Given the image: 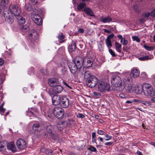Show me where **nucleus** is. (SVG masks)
Returning a JSON list of instances; mask_svg holds the SVG:
<instances>
[{"mask_svg":"<svg viewBox=\"0 0 155 155\" xmlns=\"http://www.w3.org/2000/svg\"><path fill=\"white\" fill-rule=\"evenodd\" d=\"M77 117L78 118H84V116L83 114L80 113L78 114Z\"/></svg>","mask_w":155,"mask_h":155,"instance_id":"obj_52","label":"nucleus"},{"mask_svg":"<svg viewBox=\"0 0 155 155\" xmlns=\"http://www.w3.org/2000/svg\"><path fill=\"white\" fill-rule=\"evenodd\" d=\"M132 38L133 41H136L138 42H139L140 41V39L137 36H132Z\"/></svg>","mask_w":155,"mask_h":155,"instance_id":"obj_41","label":"nucleus"},{"mask_svg":"<svg viewBox=\"0 0 155 155\" xmlns=\"http://www.w3.org/2000/svg\"><path fill=\"white\" fill-rule=\"evenodd\" d=\"M16 145L20 150H23L26 147V143L25 140L21 138L18 139L16 142Z\"/></svg>","mask_w":155,"mask_h":155,"instance_id":"obj_9","label":"nucleus"},{"mask_svg":"<svg viewBox=\"0 0 155 155\" xmlns=\"http://www.w3.org/2000/svg\"><path fill=\"white\" fill-rule=\"evenodd\" d=\"M31 1L34 5H37L39 3L38 0H31Z\"/></svg>","mask_w":155,"mask_h":155,"instance_id":"obj_48","label":"nucleus"},{"mask_svg":"<svg viewBox=\"0 0 155 155\" xmlns=\"http://www.w3.org/2000/svg\"><path fill=\"white\" fill-rule=\"evenodd\" d=\"M119 97L121 98H126L127 96L123 94H119Z\"/></svg>","mask_w":155,"mask_h":155,"instance_id":"obj_55","label":"nucleus"},{"mask_svg":"<svg viewBox=\"0 0 155 155\" xmlns=\"http://www.w3.org/2000/svg\"><path fill=\"white\" fill-rule=\"evenodd\" d=\"M4 16L5 20L9 24L12 23L14 21V17L13 15L8 12L5 11L4 13Z\"/></svg>","mask_w":155,"mask_h":155,"instance_id":"obj_8","label":"nucleus"},{"mask_svg":"<svg viewBox=\"0 0 155 155\" xmlns=\"http://www.w3.org/2000/svg\"><path fill=\"white\" fill-rule=\"evenodd\" d=\"M58 80L55 78H52L49 79L48 80V83L51 87H53L55 85L58 84Z\"/></svg>","mask_w":155,"mask_h":155,"instance_id":"obj_20","label":"nucleus"},{"mask_svg":"<svg viewBox=\"0 0 155 155\" xmlns=\"http://www.w3.org/2000/svg\"><path fill=\"white\" fill-rule=\"evenodd\" d=\"M5 146L2 145V143H0V151L4 150L5 149Z\"/></svg>","mask_w":155,"mask_h":155,"instance_id":"obj_51","label":"nucleus"},{"mask_svg":"<svg viewBox=\"0 0 155 155\" xmlns=\"http://www.w3.org/2000/svg\"><path fill=\"white\" fill-rule=\"evenodd\" d=\"M150 15V13H144L142 15V16L144 17L147 18Z\"/></svg>","mask_w":155,"mask_h":155,"instance_id":"obj_45","label":"nucleus"},{"mask_svg":"<svg viewBox=\"0 0 155 155\" xmlns=\"http://www.w3.org/2000/svg\"><path fill=\"white\" fill-rule=\"evenodd\" d=\"M98 82L97 78L96 77L93 75L86 79V84L88 86L92 88L96 86Z\"/></svg>","mask_w":155,"mask_h":155,"instance_id":"obj_5","label":"nucleus"},{"mask_svg":"<svg viewBox=\"0 0 155 155\" xmlns=\"http://www.w3.org/2000/svg\"><path fill=\"white\" fill-rule=\"evenodd\" d=\"M109 51L112 56L115 57L116 56V54L111 49H109Z\"/></svg>","mask_w":155,"mask_h":155,"instance_id":"obj_46","label":"nucleus"},{"mask_svg":"<svg viewBox=\"0 0 155 155\" xmlns=\"http://www.w3.org/2000/svg\"><path fill=\"white\" fill-rule=\"evenodd\" d=\"M104 135H105V137L106 138L105 139V140L106 141H108L109 140H111L112 139V137L111 136L108 135L106 134H105Z\"/></svg>","mask_w":155,"mask_h":155,"instance_id":"obj_49","label":"nucleus"},{"mask_svg":"<svg viewBox=\"0 0 155 155\" xmlns=\"http://www.w3.org/2000/svg\"><path fill=\"white\" fill-rule=\"evenodd\" d=\"M10 0H2L1 2V5L2 7H5L8 4Z\"/></svg>","mask_w":155,"mask_h":155,"instance_id":"obj_31","label":"nucleus"},{"mask_svg":"<svg viewBox=\"0 0 155 155\" xmlns=\"http://www.w3.org/2000/svg\"><path fill=\"white\" fill-rule=\"evenodd\" d=\"M98 90L101 92H105L110 90V84L106 82L100 81L97 83Z\"/></svg>","mask_w":155,"mask_h":155,"instance_id":"obj_4","label":"nucleus"},{"mask_svg":"<svg viewBox=\"0 0 155 155\" xmlns=\"http://www.w3.org/2000/svg\"><path fill=\"white\" fill-rule=\"evenodd\" d=\"M63 84L65 85V86L71 89V88L70 87V85H69L68 83L67 82H66L64 81H63Z\"/></svg>","mask_w":155,"mask_h":155,"instance_id":"obj_53","label":"nucleus"},{"mask_svg":"<svg viewBox=\"0 0 155 155\" xmlns=\"http://www.w3.org/2000/svg\"><path fill=\"white\" fill-rule=\"evenodd\" d=\"M98 48L99 49V51H101L103 50V49L102 48V46L101 44H99L98 45Z\"/></svg>","mask_w":155,"mask_h":155,"instance_id":"obj_62","label":"nucleus"},{"mask_svg":"<svg viewBox=\"0 0 155 155\" xmlns=\"http://www.w3.org/2000/svg\"><path fill=\"white\" fill-rule=\"evenodd\" d=\"M92 142L97 144L96 134L95 132H93L92 133Z\"/></svg>","mask_w":155,"mask_h":155,"instance_id":"obj_33","label":"nucleus"},{"mask_svg":"<svg viewBox=\"0 0 155 155\" xmlns=\"http://www.w3.org/2000/svg\"><path fill=\"white\" fill-rule=\"evenodd\" d=\"M100 20L101 22L104 23H109L112 22V18L109 16L107 17L101 16L100 17Z\"/></svg>","mask_w":155,"mask_h":155,"instance_id":"obj_18","label":"nucleus"},{"mask_svg":"<svg viewBox=\"0 0 155 155\" xmlns=\"http://www.w3.org/2000/svg\"><path fill=\"white\" fill-rule=\"evenodd\" d=\"M114 34L109 35L107 37L106 39H108L110 40V39L113 38L114 37Z\"/></svg>","mask_w":155,"mask_h":155,"instance_id":"obj_60","label":"nucleus"},{"mask_svg":"<svg viewBox=\"0 0 155 155\" xmlns=\"http://www.w3.org/2000/svg\"><path fill=\"white\" fill-rule=\"evenodd\" d=\"M49 135L54 140H56L58 137L57 134H53L52 133V132L51 133V134H49Z\"/></svg>","mask_w":155,"mask_h":155,"instance_id":"obj_38","label":"nucleus"},{"mask_svg":"<svg viewBox=\"0 0 155 155\" xmlns=\"http://www.w3.org/2000/svg\"><path fill=\"white\" fill-rule=\"evenodd\" d=\"M64 38V36L63 35H59L58 36V38L59 39V42L60 43H62L64 42V40H63Z\"/></svg>","mask_w":155,"mask_h":155,"instance_id":"obj_36","label":"nucleus"},{"mask_svg":"<svg viewBox=\"0 0 155 155\" xmlns=\"http://www.w3.org/2000/svg\"><path fill=\"white\" fill-rule=\"evenodd\" d=\"M29 29V27L27 25H25L20 26V30L24 32H26L28 31Z\"/></svg>","mask_w":155,"mask_h":155,"instance_id":"obj_26","label":"nucleus"},{"mask_svg":"<svg viewBox=\"0 0 155 155\" xmlns=\"http://www.w3.org/2000/svg\"><path fill=\"white\" fill-rule=\"evenodd\" d=\"M138 6L136 5H135L133 6L134 10L137 13H138L139 11L137 10Z\"/></svg>","mask_w":155,"mask_h":155,"instance_id":"obj_54","label":"nucleus"},{"mask_svg":"<svg viewBox=\"0 0 155 155\" xmlns=\"http://www.w3.org/2000/svg\"><path fill=\"white\" fill-rule=\"evenodd\" d=\"M104 31L105 32L107 33H111V31L109 30H108L106 29H104Z\"/></svg>","mask_w":155,"mask_h":155,"instance_id":"obj_63","label":"nucleus"},{"mask_svg":"<svg viewBox=\"0 0 155 155\" xmlns=\"http://www.w3.org/2000/svg\"><path fill=\"white\" fill-rule=\"evenodd\" d=\"M28 37L31 41H35L38 38V34L36 30H31L30 32Z\"/></svg>","mask_w":155,"mask_h":155,"instance_id":"obj_13","label":"nucleus"},{"mask_svg":"<svg viewBox=\"0 0 155 155\" xmlns=\"http://www.w3.org/2000/svg\"><path fill=\"white\" fill-rule=\"evenodd\" d=\"M7 148L9 150L13 152H15L16 151V148L13 142H11L8 143Z\"/></svg>","mask_w":155,"mask_h":155,"instance_id":"obj_21","label":"nucleus"},{"mask_svg":"<svg viewBox=\"0 0 155 155\" xmlns=\"http://www.w3.org/2000/svg\"><path fill=\"white\" fill-rule=\"evenodd\" d=\"M40 72L42 74V75L45 74L46 73V70L45 69H41L40 70Z\"/></svg>","mask_w":155,"mask_h":155,"instance_id":"obj_57","label":"nucleus"},{"mask_svg":"<svg viewBox=\"0 0 155 155\" xmlns=\"http://www.w3.org/2000/svg\"><path fill=\"white\" fill-rule=\"evenodd\" d=\"M41 151L42 152L45 151V153L49 155H52L53 153V152L51 149H41Z\"/></svg>","mask_w":155,"mask_h":155,"instance_id":"obj_29","label":"nucleus"},{"mask_svg":"<svg viewBox=\"0 0 155 155\" xmlns=\"http://www.w3.org/2000/svg\"><path fill=\"white\" fill-rule=\"evenodd\" d=\"M86 4L84 3H80L77 6V9L78 10H80L85 7Z\"/></svg>","mask_w":155,"mask_h":155,"instance_id":"obj_34","label":"nucleus"},{"mask_svg":"<svg viewBox=\"0 0 155 155\" xmlns=\"http://www.w3.org/2000/svg\"><path fill=\"white\" fill-rule=\"evenodd\" d=\"M144 48L148 51H150L151 50L153 49V47H152L148 46L146 45H144Z\"/></svg>","mask_w":155,"mask_h":155,"instance_id":"obj_42","label":"nucleus"},{"mask_svg":"<svg viewBox=\"0 0 155 155\" xmlns=\"http://www.w3.org/2000/svg\"><path fill=\"white\" fill-rule=\"evenodd\" d=\"M84 72L83 68H82L77 69V71L74 74H79L80 76H81L83 75L84 74Z\"/></svg>","mask_w":155,"mask_h":155,"instance_id":"obj_27","label":"nucleus"},{"mask_svg":"<svg viewBox=\"0 0 155 155\" xmlns=\"http://www.w3.org/2000/svg\"><path fill=\"white\" fill-rule=\"evenodd\" d=\"M63 88L62 86L57 84L53 86L52 90L55 93H61L63 90Z\"/></svg>","mask_w":155,"mask_h":155,"instance_id":"obj_16","label":"nucleus"},{"mask_svg":"<svg viewBox=\"0 0 155 155\" xmlns=\"http://www.w3.org/2000/svg\"><path fill=\"white\" fill-rule=\"evenodd\" d=\"M111 82L112 84L116 87L117 90L118 91L123 85L121 78L117 75H113L112 76Z\"/></svg>","mask_w":155,"mask_h":155,"instance_id":"obj_3","label":"nucleus"},{"mask_svg":"<svg viewBox=\"0 0 155 155\" xmlns=\"http://www.w3.org/2000/svg\"><path fill=\"white\" fill-rule=\"evenodd\" d=\"M33 129L35 131H39L40 130V125L38 123L34 124L32 126Z\"/></svg>","mask_w":155,"mask_h":155,"instance_id":"obj_25","label":"nucleus"},{"mask_svg":"<svg viewBox=\"0 0 155 155\" xmlns=\"http://www.w3.org/2000/svg\"><path fill=\"white\" fill-rule=\"evenodd\" d=\"M150 15L152 17H155V9L152 11L150 13Z\"/></svg>","mask_w":155,"mask_h":155,"instance_id":"obj_61","label":"nucleus"},{"mask_svg":"<svg viewBox=\"0 0 155 155\" xmlns=\"http://www.w3.org/2000/svg\"><path fill=\"white\" fill-rule=\"evenodd\" d=\"M83 65L86 68L91 67L93 63V60L91 58H84L82 59Z\"/></svg>","mask_w":155,"mask_h":155,"instance_id":"obj_11","label":"nucleus"},{"mask_svg":"<svg viewBox=\"0 0 155 155\" xmlns=\"http://www.w3.org/2000/svg\"><path fill=\"white\" fill-rule=\"evenodd\" d=\"M25 9L28 11H30L31 10V6L30 5H27L25 6Z\"/></svg>","mask_w":155,"mask_h":155,"instance_id":"obj_44","label":"nucleus"},{"mask_svg":"<svg viewBox=\"0 0 155 155\" xmlns=\"http://www.w3.org/2000/svg\"><path fill=\"white\" fill-rule=\"evenodd\" d=\"M140 74V72L136 69H133L130 74V77L131 78H135L138 77Z\"/></svg>","mask_w":155,"mask_h":155,"instance_id":"obj_17","label":"nucleus"},{"mask_svg":"<svg viewBox=\"0 0 155 155\" xmlns=\"http://www.w3.org/2000/svg\"><path fill=\"white\" fill-rule=\"evenodd\" d=\"M62 96V95H54L52 98L53 104L55 105L60 104Z\"/></svg>","mask_w":155,"mask_h":155,"instance_id":"obj_15","label":"nucleus"},{"mask_svg":"<svg viewBox=\"0 0 155 155\" xmlns=\"http://www.w3.org/2000/svg\"><path fill=\"white\" fill-rule=\"evenodd\" d=\"M87 149L92 152H96L97 151L96 149L92 146H91L89 147H88Z\"/></svg>","mask_w":155,"mask_h":155,"instance_id":"obj_39","label":"nucleus"},{"mask_svg":"<svg viewBox=\"0 0 155 155\" xmlns=\"http://www.w3.org/2000/svg\"><path fill=\"white\" fill-rule=\"evenodd\" d=\"M149 59V57L148 56H146L144 57H140L139 59L140 61H145Z\"/></svg>","mask_w":155,"mask_h":155,"instance_id":"obj_43","label":"nucleus"},{"mask_svg":"<svg viewBox=\"0 0 155 155\" xmlns=\"http://www.w3.org/2000/svg\"><path fill=\"white\" fill-rule=\"evenodd\" d=\"M5 109L2 107V105H0V113L2 114L5 111Z\"/></svg>","mask_w":155,"mask_h":155,"instance_id":"obj_50","label":"nucleus"},{"mask_svg":"<svg viewBox=\"0 0 155 155\" xmlns=\"http://www.w3.org/2000/svg\"><path fill=\"white\" fill-rule=\"evenodd\" d=\"M32 18L33 20L37 25H41L42 23V20L40 16L38 14L34 13L32 15Z\"/></svg>","mask_w":155,"mask_h":155,"instance_id":"obj_10","label":"nucleus"},{"mask_svg":"<svg viewBox=\"0 0 155 155\" xmlns=\"http://www.w3.org/2000/svg\"><path fill=\"white\" fill-rule=\"evenodd\" d=\"M115 43L116 51L118 52H121L122 49L121 45L117 42H115Z\"/></svg>","mask_w":155,"mask_h":155,"instance_id":"obj_28","label":"nucleus"},{"mask_svg":"<svg viewBox=\"0 0 155 155\" xmlns=\"http://www.w3.org/2000/svg\"><path fill=\"white\" fill-rule=\"evenodd\" d=\"M97 133L100 135H105V132L101 130H97Z\"/></svg>","mask_w":155,"mask_h":155,"instance_id":"obj_47","label":"nucleus"},{"mask_svg":"<svg viewBox=\"0 0 155 155\" xmlns=\"http://www.w3.org/2000/svg\"><path fill=\"white\" fill-rule=\"evenodd\" d=\"M31 109L33 112L34 111L36 113H38V110L36 108L32 107L31 108Z\"/></svg>","mask_w":155,"mask_h":155,"instance_id":"obj_58","label":"nucleus"},{"mask_svg":"<svg viewBox=\"0 0 155 155\" xmlns=\"http://www.w3.org/2000/svg\"><path fill=\"white\" fill-rule=\"evenodd\" d=\"M15 17L16 18L17 21L19 24H24L25 22V18L20 15H19L17 16H15Z\"/></svg>","mask_w":155,"mask_h":155,"instance_id":"obj_23","label":"nucleus"},{"mask_svg":"<svg viewBox=\"0 0 155 155\" xmlns=\"http://www.w3.org/2000/svg\"><path fill=\"white\" fill-rule=\"evenodd\" d=\"M123 42V43H122V44L123 45H125L127 44L128 43V41L127 40H125V39L124 38Z\"/></svg>","mask_w":155,"mask_h":155,"instance_id":"obj_59","label":"nucleus"},{"mask_svg":"<svg viewBox=\"0 0 155 155\" xmlns=\"http://www.w3.org/2000/svg\"><path fill=\"white\" fill-rule=\"evenodd\" d=\"M60 105L63 108H67L69 105V99L66 96L62 95Z\"/></svg>","mask_w":155,"mask_h":155,"instance_id":"obj_12","label":"nucleus"},{"mask_svg":"<svg viewBox=\"0 0 155 155\" xmlns=\"http://www.w3.org/2000/svg\"><path fill=\"white\" fill-rule=\"evenodd\" d=\"M92 75L91 74V73L89 71H85L84 73V78H85L87 79L89 77Z\"/></svg>","mask_w":155,"mask_h":155,"instance_id":"obj_35","label":"nucleus"},{"mask_svg":"<svg viewBox=\"0 0 155 155\" xmlns=\"http://www.w3.org/2000/svg\"><path fill=\"white\" fill-rule=\"evenodd\" d=\"M84 29L82 28H80L78 30V32L81 33H83L84 32Z\"/></svg>","mask_w":155,"mask_h":155,"instance_id":"obj_64","label":"nucleus"},{"mask_svg":"<svg viewBox=\"0 0 155 155\" xmlns=\"http://www.w3.org/2000/svg\"><path fill=\"white\" fill-rule=\"evenodd\" d=\"M143 91V86L142 87H137L135 90V92L137 94H140Z\"/></svg>","mask_w":155,"mask_h":155,"instance_id":"obj_30","label":"nucleus"},{"mask_svg":"<svg viewBox=\"0 0 155 155\" xmlns=\"http://www.w3.org/2000/svg\"><path fill=\"white\" fill-rule=\"evenodd\" d=\"M83 65L82 58H76L73 62L70 63L68 67L71 73L74 74L77 71V69L82 68Z\"/></svg>","mask_w":155,"mask_h":155,"instance_id":"obj_1","label":"nucleus"},{"mask_svg":"<svg viewBox=\"0 0 155 155\" xmlns=\"http://www.w3.org/2000/svg\"><path fill=\"white\" fill-rule=\"evenodd\" d=\"M133 102H140L144 104L143 103V101L141 100L134 99L133 100Z\"/></svg>","mask_w":155,"mask_h":155,"instance_id":"obj_56","label":"nucleus"},{"mask_svg":"<svg viewBox=\"0 0 155 155\" xmlns=\"http://www.w3.org/2000/svg\"><path fill=\"white\" fill-rule=\"evenodd\" d=\"M54 129V127L52 125H50L48 126L46 128V132L45 134L46 135L48 134H51V133L53 131Z\"/></svg>","mask_w":155,"mask_h":155,"instance_id":"obj_22","label":"nucleus"},{"mask_svg":"<svg viewBox=\"0 0 155 155\" xmlns=\"http://www.w3.org/2000/svg\"><path fill=\"white\" fill-rule=\"evenodd\" d=\"M59 124H57V125L56 126V127L57 128V129L60 131H61L63 129V128L62 127H60V124H61V125L62 124V123L61 121H59L58 122Z\"/></svg>","mask_w":155,"mask_h":155,"instance_id":"obj_40","label":"nucleus"},{"mask_svg":"<svg viewBox=\"0 0 155 155\" xmlns=\"http://www.w3.org/2000/svg\"><path fill=\"white\" fill-rule=\"evenodd\" d=\"M9 9L13 15L14 14L15 17L20 15L21 13L20 10L18 8V5L12 4L9 6Z\"/></svg>","mask_w":155,"mask_h":155,"instance_id":"obj_7","label":"nucleus"},{"mask_svg":"<svg viewBox=\"0 0 155 155\" xmlns=\"http://www.w3.org/2000/svg\"><path fill=\"white\" fill-rule=\"evenodd\" d=\"M143 90L145 96H152L155 94V92L153 87L149 84L146 83L143 85Z\"/></svg>","mask_w":155,"mask_h":155,"instance_id":"obj_2","label":"nucleus"},{"mask_svg":"<svg viewBox=\"0 0 155 155\" xmlns=\"http://www.w3.org/2000/svg\"><path fill=\"white\" fill-rule=\"evenodd\" d=\"M53 112L54 115L58 119H61L63 117L64 111L60 107H55L53 109Z\"/></svg>","mask_w":155,"mask_h":155,"instance_id":"obj_6","label":"nucleus"},{"mask_svg":"<svg viewBox=\"0 0 155 155\" xmlns=\"http://www.w3.org/2000/svg\"><path fill=\"white\" fill-rule=\"evenodd\" d=\"M132 87V85L131 84L128 83V81L124 82L121 87L119 89V91H122L125 89L127 91L129 92L131 90Z\"/></svg>","mask_w":155,"mask_h":155,"instance_id":"obj_14","label":"nucleus"},{"mask_svg":"<svg viewBox=\"0 0 155 155\" xmlns=\"http://www.w3.org/2000/svg\"><path fill=\"white\" fill-rule=\"evenodd\" d=\"M77 41L76 40L72 41L71 43L68 47L69 51L72 52L74 51L76 48V43Z\"/></svg>","mask_w":155,"mask_h":155,"instance_id":"obj_19","label":"nucleus"},{"mask_svg":"<svg viewBox=\"0 0 155 155\" xmlns=\"http://www.w3.org/2000/svg\"><path fill=\"white\" fill-rule=\"evenodd\" d=\"M27 114L29 117L35 116V114L32 110H28V111L27 112Z\"/></svg>","mask_w":155,"mask_h":155,"instance_id":"obj_37","label":"nucleus"},{"mask_svg":"<svg viewBox=\"0 0 155 155\" xmlns=\"http://www.w3.org/2000/svg\"><path fill=\"white\" fill-rule=\"evenodd\" d=\"M105 43L108 48H110L112 46V44L110 40L106 39Z\"/></svg>","mask_w":155,"mask_h":155,"instance_id":"obj_32","label":"nucleus"},{"mask_svg":"<svg viewBox=\"0 0 155 155\" xmlns=\"http://www.w3.org/2000/svg\"><path fill=\"white\" fill-rule=\"evenodd\" d=\"M84 10L87 14L91 16H94V13L91 8L87 7H84Z\"/></svg>","mask_w":155,"mask_h":155,"instance_id":"obj_24","label":"nucleus"}]
</instances>
